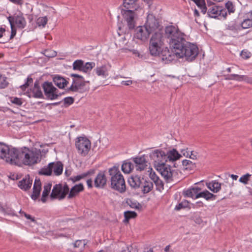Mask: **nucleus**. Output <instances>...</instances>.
Segmentation results:
<instances>
[{"mask_svg": "<svg viewBox=\"0 0 252 252\" xmlns=\"http://www.w3.org/2000/svg\"><path fill=\"white\" fill-rule=\"evenodd\" d=\"M150 170L151 171L150 173V174H149V176H150V178L154 182H155V181H157L158 180L159 178V177L156 175V174L155 173V172H152V168H150Z\"/></svg>", "mask_w": 252, "mask_h": 252, "instance_id": "nucleus-56", "label": "nucleus"}, {"mask_svg": "<svg viewBox=\"0 0 252 252\" xmlns=\"http://www.w3.org/2000/svg\"><path fill=\"white\" fill-rule=\"evenodd\" d=\"M84 61L82 60H77L75 61L72 64L73 69L82 71Z\"/></svg>", "mask_w": 252, "mask_h": 252, "instance_id": "nucleus-44", "label": "nucleus"}, {"mask_svg": "<svg viewBox=\"0 0 252 252\" xmlns=\"http://www.w3.org/2000/svg\"><path fill=\"white\" fill-rule=\"evenodd\" d=\"M84 190V187L82 183L75 185L70 189H69V193L67 197L68 199H72L79 194L80 192Z\"/></svg>", "mask_w": 252, "mask_h": 252, "instance_id": "nucleus-21", "label": "nucleus"}, {"mask_svg": "<svg viewBox=\"0 0 252 252\" xmlns=\"http://www.w3.org/2000/svg\"><path fill=\"white\" fill-rule=\"evenodd\" d=\"M54 164L53 165V171L56 176H59L61 175L63 171V164L60 161L53 162Z\"/></svg>", "mask_w": 252, "mask_h": 252, "instance_id": "nucleus-33", "label": "nucleus"}, {"mask_svg": "<svg viewBox=\"0 0 252 252\" xmlns=\"http://www.w3.org/2000/svg\"><path fill=\"white\" fill-rule=\"evenodd\" d=\"M182 163L185 170H192L195 167V164L189 160H183Z\"/></svg>", "mask_w": 252, "mask_h": 252, "instance_id": "nucleus-42", "label": "nucleus"}, {"mask_svg": "<svg viewBox=\"0 0 252 252\" xmlns=\"http://www.w3.org/2000/svg\"><path fill=\"white\" fill-rule=\"evenodd\" d=\"M161 38L160 33L156 32L153 34L149 44V49L150 54L153 56H158L161 51Z\"/></svg>", "mask_w": 252, "mask_h": 252, "instance_id": "nucleus-7", "label": "nucleus"}, {"mask_svg": "<svg viewBox=\"0 0 252 252\" xmlns=\"http://www.w3.org/2000/svg\"><path fill=\"white\" fill-rule=\"evenodd\" d=\"M155 169L161 174L167 183L172 181L174 170H171V166L165 163Z\"/></svg>", "mask_w": 252, "mask_h": 252, "instance_id": "nucleus-12", "label": "nucleus"}, {"mask_svg": "<svg viewBox=\"0 0 252 252\" xmlns=\"http://www.w3.org/2000/svg\"><path fill=\"white\" fill-rule=\"evenodd\" d=\"M54 162L49 163L47 166H45L42 168L38 172V174L40 175L51 176L53 172V165Z\"/></svg>", "mask_w": 252, "mask_h": 252, "instance_id": "nucleus-31", "label": "nucleus"}, {"mask_svg": "<svg viewBox=\"0 0 252 252\" xmlns=\"http://www.w3.org/2000/svg\"><path fill=\"white\" fill-rule=\"evenodd\" d=\"M219 17H222L225 19L227 16V10L225 8H222L220 6V8L219 10V13L218 14Z\"/></svg>", "mask_w": 252, "mask_h": 252, "instance_id": "nucleus-55", "label": "nucleus"}, {"mask_svg": "<svg viewBox=\"0 0 252 252\" xmlns=\"http://www.w3.org/2000/svg\"><path fill=\"white\" fill-rule=\"evenodd\" d=\"M150 34L148 30L144 25L143 26H139L136 28L134 36L135 38L145 41L149 37Z\"/></svg>", "mask_w": 252, "mask_h": 252, "instance_id": "nucleus-19", "label": "nucleus"}, {"mask_svg": "<svg viewBox=\"0 0 252 252\" xmlns=\"http://www.w3.org/2000/svg\"><path fill=\"white\" fill-rule=\"evenodd\" d=\"M221 184L216 180L212 181L207 184L208 188L214 193L219 192L221 189Z\"/></svg>", "mask_w": 252, "mask_h": 252, "instance_id": "nucleus-32", "label": "nucleus"}, {"mask_svg": "<svg viewBox=\"0 0 252 252\" xmlns=\"http://www.w3.org/2000/svg\"><path fill=\"white\" fill-rule=\"evenodd\" d=\"M108 174L110 177V188L121 193L125 192L126 190V182L119 165H115L108 168Z\"/></svg>", "mask_w": 252, "mask_h": 252, "instance_id": "nucleus-3", "label": "nucleus"}, {"mask_svg": "<svg viewBox=\"0 0 252 252\" xmlns=\"http://www.w3.org/2000/svg\"><path fill=\"white\" fill-rule=\"evenodd\" d=\"M8 83L6 81V78L0 74V88H4L7 87Z\"/></svg>", "mask_w": 252, "mask_h": 252, "instance_id": "nucleus-52", "label": "nucleus"}, {"mask_svg": "<svg viewBox=\"0 0 252 252\" xmlns=\"http://www.w3.org/2000/svg\"><path fill=\"white\" fill-rule=\"evenodd\" d=\"M95 65L94 62H87L85 63H84L82 72L85 73L90 72L95 66Z\"/></svg>", "mask_w": 252, "mask_h": 252, "instance_id": "nucleus-43", "label": "nucleus"}, {"mask_svg": "<svg viewBox=\"0 0 252 252\" xmlns=\"http://www.w3.org/2000/svg\"><path fill=\"white\" fill-rule=\"evenodd\" d=\"M137 9H126L122 10V13L126 22L134 20L135 15V11Z\"/></svg>", "mask_w": 252, "mask_h": 252, "instance_id": "nucleus-27", "label": "nucleus"}, {"mask_svg": "<svg viewBox=\"0 0 252 252\" xmlns=\"http://www.w3.org/2000/svg\"><path fill=\"white\" fill-rule=\"evenodd\" d=\"M126 203L129 205L130 208L133 209L140 210L142 208V206L141 204L130 198H127L126 199Z\"/></svg>", "mask_w": 252, "mask_h": 252, "instance_id": "nucleus-37", "label": "nucleus"}, {"mask_svg": "<svg viewBox=\"0 0 252 252\" xmlns=\"http://www.w3.org/2000/svg\"><path fill=\"white\" fill-rule=\"evenodd\" d=\"M1 211L2 212H3L5 214H7V215H10V216H13L15 215L14 211L11 208L8 207H2V209L1 210Z\"/></svg>", "mask_w": 252, "mask_h": 252, "instance_id": "nucleus-53", "label": "nucleus"}, {"mask_svg": "<svg viewBox=\"0 0 252 252\" xmlns=\"http://www.w3.org/2000/svg\"><path fill=\"white\" fill-rule=\"evenodd\" d=\"M220 8V6H213L211 8H209L207 14L209 17L211 18H216L219 17L218 14L219 13V10Z\"/></svg>", "mask_w": 252, "mask_h": 252, "instance_id": "nucleus-36", "label": "nucleus"}, {"mask_svg": "<svg viewBox=\"0 0 252 252\" xmlns=\"http://www.w3.org/2000/svg\"><path fill=\"white\" fill-rule=\"evenodd\" d=\"M197 153H194V151H191L190 152V155H189V158L193 159H197Z\"/></svg>", "mask_w": 252, "mask_h": 252, "instance_id": "nucleus-63", "label": "nucleus"}, {"mask_svg": "<svg viewBox=\"0 0 252 252\" xmlns=\"http://www.w3.org/2000/svg\"><path fill=\"white\" fill-rule=\"evenodd\" d=\"M10 101L12 103L17 106H21L23 103L22 98L17 97H10Z\"/></svg>", "mask_w": 252, "mask_h": 252, "instance_id": "nucleus-47", "label": "nucleus"}, {"mask_svg": "<svg viewBox=\"0 0 252 252\" xmlns=\"http://www.w3.org/2000/svg\"><path fill=\"white\" fill-rule=\"evenodd\" d=\"M189 203V202L188 200H184L176 206L175 210L176 211H179L182 209L186 208L188 207Z\"/></svg>", "mask_w": 252, "mask_h": 252, "instance_id": "nucleus-48", "label": "nucleus"}, {"mask_svg": "<svg viewBox=\"0 0 252 252\" xmlns=\"http://www.w3.org/2000/svg\"><path fill=\"white\" fill-rule=\"evenodd\" d=\"M63 101V106L66 107L74 103V99L71 96H68L64 98Z\"/></svg>", "mask_w": 252, "mask_h": 252, "instance_id": "nucleus-49", "label": "nucleus"}, {"mask_svg": "<svg viewBox=\"0 0 252 252\" xmlns=\"http://www.w3.org/2000/svg\"><path fill=\"white\" fill-rule=\"evenodd\" d=\"M16 151V148L10 147L0 142V159H4L6 162L12 164L14 162L13 157Z\"/></svg>", "mask_w": 252, "mask_h": 252, "instance_id": "nucleus-6", "label": "nucleus"}, {"mask_svg": "<svg viewBox=\"0 0 252 252\" xmlns=\"http://www.w3.org/2000/svg\"><path fill=\"white\" fill-rule=\"evenodd\" d=\"M165 154L167 162H175L182 157V155L175 149L169 150Z\"/></svg>", "mask_w": 252, "mask_h": 252, "instance_id": "nucleus-26", "label": "nucleus"}, {"mask_svg": "<svg viewBox=\"0 0 252 252\" xmlns=\"http://www.w3.org/2000/svg\"><path fill=\"white\" fill-rule=\"evenodd\" d=\"M53 81L59 89H64L69 83L65 78L60 75H54Z\"/></svg>", "mask_w": 252, "mask_h": 252, "instance_id": "nucleus-25", "label": "nucleus"}, {"mask_svg": "<svg viewBox=\"0 0 252 252\" xmlns=\"http://www.w3.org/2000/svg\"><path fill=\"white\" fill-rule=\"evenodd\" d=\"M48 22L47 16L40 17L36 19V23L38 27L44 28Z\"/></svg>", "mask_w": 252, "mask_h": 252, "instance_id": "nucleus-45", "label": "nucleus"}, {"mask_svg": "<svg viewBox=\"0 0 252 252\" xmlns=\"http://www.w3.org/2000/svg\"><path fill=\"white\" fill-rule=\"evenodd\" d=\"M192 205L193 208H198L200 207H203L204 203L202 201H199L196 202L195 204H192Z\"/></svg>", "mask_w": 252, "mask_h": 252, "instance_id": "nucleus-58", "label": "nucleus"}, {"mask_svg": "<svg viewBox=\"0 0 252 252\" xmlns=\"http://www.w3.org/2000/svg\"><path fill=\"white\" fill-rule=\"evenodd\" d=\"M217 195L210 192L207 190H205L203 191L197 193L194 197L195 199L198 198L200 197H203L207 200H214L216 198Z\"/></svg>", "mask_w": 252, "mask_h": 252, "instance_id": "nucleus-30", "label": "nucleus"}, {"mask_svg": "<svg viewBox=\"0 0 252 252\" xmlns=\"http://www.w3.org/2000/svg\"><path fill=\"white\" fill-rule=\"evenodd\" d=\"M192 187H191L186 190H184L183 191V194L185 197H191L194 198V196H196V193H195Z\"/></svg>", "mask_w": 252, "mask_h": 252, "instance_id": "nucleus-46", "label": "nucleus"}, {"mask_svg": "<svg viewBox=\"0 0 252 252\" xmlns=\"http://www.w3.org/2000/svg\"><path fill=\"white\" fill-rule=\"evenodd\" d=\"M243 81L246 82L250 84H252V78L249 77L247 75H244V78L243 79Z\"/></svg>", "mask_w": 252, "mask_h": 252, "instance_id": "nucleus-62", "label": "nucleus"}, {"mask_svg": "<svg viewBox=\"0 0 252 252\" xmlns=\"http://www.w3.org/2000/svg\"><path fill=\"white\" fill-rule=\"evenodd\" d=\"M106 170L99 171L94 180V185L96 188L103 189L107 185Z\"/></svg>", "mask_w": 252, "mask_h": 252, "instance_id": "nucleus-17", "label": "nucleus"}, {"mask_svg": "<svg viewBox=\"0 0 252 252\" xmlns=\"http://www.w3.org/2000/svg\"><path fill=\"white\" fill-rule=\"evenodd\" d=\"M144 25L149 32L152 33L158 29L159 24L155 16L153 14H149L147 17V20Z\"/></svg>", "mask_w": 252, "mask_h": 252, "instance_id": "nucleus-16", "label": "nucleus"}, {"mask_svg": "<svg viewBox=\"0 0 252 252\" xmlns=\"http://www.w3.org/2000/svg\"><path fill=\"white\" fill-rule=\"evenodd\" d=\"M177 51L176 54L177 58H182L185 57L186 60L189 62L194 60L199 53V50L197 46L195 44L186 41H182L179 44L178 46L174 47Z\"/></svg>", "mask_w": 252, "mask_h": 252, "instance_id": "nucleus-2", "label": "nucleus"}, {"mask_svg": "<svg viewBox=\"0 0 252 252\" xmlns=\"http://www.w3.org/2000/svg\"><path fill=\"white\" fill-rule=\"evenodd\" d=\"M7 19L9 22V19L10 20V21L12 23L13 28H15V24L16 25L17 28L21 29H24L26 26V20L23 16V14L22 13L15 16H10L7 17Z\"/></svg>", "mask_w": 252, "mask_h": 252, "instance_id": "nucleus-18", "label": "nucleus"}, {"mask_svg": "<svg viewBox=\"0 0 252 252\" xmlns=\"http://www.w3.org/2000/svg\"><path fill=\"white\" fill-rule=\"evenodd\" d=\"M153 189V183L150 181H145L142 191L144 194H146L151 191Z\"/></svg>", "mask_w": 252, "mask_h": 252, "instance_id": "nucleus-41", "label": "nucleus"}, {"mask_svg": "<svg viewBox=\"0 0 252 252\" xmlns=\"http://www.w3.org/2000/svg\"><path fill=\"white\" fill-rule=\"evenodd\" d=\"M226 29L233 32H237L241 30V21L238 19L231 21L226 25Z\"/></svg>", "mask_w": 252, "mask_h": 252, "instance_id": "nucleus-28", "label": "nucleus"}, {"mask_svg": "<svg viewBox=\"0 0 252 252\" xmlns=\"http://www.w3.org/2000/svg\"><path fill=\"white\" fill-rule=\"evenodd\" d=\"M52 184L51 183H47L44 186V189L42 192V197L41 200L43 203L46 202V198L48 196L50 192Z\"/></svg>", "mask_w": 252, "mask_h": 252, "instance_id": "nucleus-34", "label": "nucleus"}, {"mask_svg": "<svg viewBox=\"0 0 252 252\" xmlns=\"http://www.w3.org/2000/svg\"><path fill=\"white\" fill-rule=\"evenodd\" d=\"M175 50V49L173 48L171 51L167 47L163 48L160 52L158 56L162 61H165L166 63H168L174 60L175 58L177 57V55L176 54L177 51Z\"/></svg>", "mask_w": 252, "mask_h": 252, "instance_id": "nucleus-13", "label": "nucleus"}, {"mask_svg": "<svg viewBox=\"0 0 252 252\" xmlns=\"http://www.w3.org/2000/svg\"><path fill=\"white\" fill-rule=\"evenodd\" d=\"M244 78V75H240L235 74V77L234 80H236L237 81L241 82V81H243Z\"/></svg>", "mask_w": 252, "mask_h": 252, "instance_id": "nucleus-60", "label": "nucleus"}, {"mask_svg": "<svg viewBox=\"0 0 252 252\" xmlns=\"http://www.w3.org/2000/svg\"><path fill=\"white\" fill-rule=\"evenodd\" d=\"M11 2L19 5H22L23 4V1L22 0H9Z\"/></svg>", "mask_w": 252, "mask_h": 252, "instance_id": "nucleus-64", "label": "nucleus"}, {"mask_svg": "<svg viewBox=\"0 0 252 252\" xmlns=\"http://www.w3.org/2000/svg\"><path fill=\"white\" fill-rule=\"evenodd\" d=\"M87 83H89V81H85L83 77V79H73L72 85L67 88L66 92H81Z\"/></svg>", "mask_w": 252, "mask_h": 252, "instance_id": "nucleus-15", "label": "nucleus"}, {"mask_svg": "<svg viewBox=\"0 0 252 252\" xmlns=\"http://www.w3.org/2000/svg\"><path fill=\"white\" fill-rule=\"evenodd\" d=\"M69 188L66 183L64 184L59 183L54 186L50 195L51 200L58 199L62 200L64 199L69 193Z\"/></svg>", "mask_w": 252, "mask_h": 252, "instance_id": "nucleus-5", "label": "nucleus"}, {"mask_svg": "<svg viewBox=\"0 0 252 252\" xmlns=\"http://www.w3.org/2000/svg\"><path fill=\"white\" fill-rule=\"evenodd\" d=\"M251 176V174H249V173H247L243 176H242L240 179H239V182L241 183H242L244 184H247L249 180L250 177Z\"/></svg>", "mask_w": 252, "mask_h": 252, "instance_id": "nucleus-54", "label": "nucleus"}, {"mask_svg": "<svg viewBox=\"0 0 252 252\" xmlns=\"http://www.w3.org/2000/svg\"><path fill=\"white\" fill-rule=\"evenodd\" d=\"M150 158L154 160V167H160L167 162L165 153L161 149H157L150 154Z\"/></svg>", "mask_w": 252, "mask_h": 252, "instance_id": "nucleus-10", "label": "nucleus"}, {"mask_svg": "<svg viewBox=\"0 0 252 252\" xmlns=\"http://www.w3.org/2000/svg\"><path fill=\"white\" fill-rule=\"evenodd\" d=\"M127 27L129 30H133L136 26V22L135 20L129 21V22H126Z\"/></svg>", "mask_w": 252, "mask_h": 252, "instance_id": "nucleus-57", "label": "nucleus"}, {"mask_svg": "<svg viewBox=\"0 0 252 252\" xmlns=\"http://www.w3.org/2000/svg\"><path fill=\"white\" fill-rule=\"evenodd\" d=\"M69 180L72 181V182L73 183H75L76 182H78V181H79L80 180H81V178L80 175H77L76 176H74V177L70 178L69 179Z\"/></svg>", "mask_w": 252, "mask_h": 252, "instance_id": "nucleus-59", "label": "nucleus"}, {"mask_svg": "<svg viewBox=\"0 0 252 252\" xmlns=\"http://www.w3.org/2000/svg\"><path fill=\"white\" fill-rule=\"evenodd\" d=\"M41 86L47 99L54 100L61 96V94H58V89L53 86L52 82L45 81L42 84Z\"/></svg>", "mask_w": 252, "mask_h": 252, "instance_id": "nucleus-9", "label": "nucleus"}, {"mask_svg": "<svg viewBox=\"0 0 252 252\" xmlns=\"http://www.w3.org/2000/svg\"><path fill=\"white\" fill-rule=\"evenodd\" d=\"M96 74L98 76H102L103 77H106L108 75L107 68L105 65H102L99 67H97L95 69Z\"/></svg>", "mask_w": 252, "mask_h": 252, "instance_id": "nucleus-39", "label": "nucleus"}, {"mask_svg": "<svg viewBox=\"0 0 252 252\" xmlns=\"http://www.w3.org/2000/svg\"><path fill=\"white\" fill-rule=\"evenodd\" d=\"M41 190V183L40 179L36 177L33 185V192L31 195V198L34 200H36L40 195Z\"/></svg>", "mask_w": 252, "mask_h": 252, "instance_id": "nucleus-24", "label": "nucleus"}, {"mask_svg": "<svg viewBox=\"0 0 252 252\" xmlns=\"http://www.w3.org/2000/svg\"><path fill=\"white\" fill-rule=\"evenodd\" d=\"M9 24L11 27V32L8 30H6L5 28L0 27V43L4 44L8 42L12 39L16 34L17 30L16 28H13L12 23L9 19Z\"/></svg>", "mask_w": 252, "mask_h": 252, "instance_id": "nucleus-11", "label": "nucleus"}, {"mask_svg": "<svg viewBox=\"0 0 252 252\" xmlns=\"http://www.w3.org/2000/svg\"><path fill=\"white\" fill-rule=\"evenodd\" d=\"M32 184V180L30 179V175L28 174L19 182L18 186L21 189L27 191L31 189Z\"/></svg>", "mask_w": 252, "mask_h": 252, "instance_id": "nucleus-23", "label": "nucleus"}, {"mask_svg": "<svg viewBox=\"0 0 252 252\" xmlns=\"http://www.w3.org/2000/svg\"><path fill=\"white\" fill-rule=\"evenodd\" d=\"M225 7L229 13H234L235 10L233 3L230 1H228L225 3Z\"/></svg>", "mask_w": 252, "mask_h": 252, "instance_id": "nucleus-51", "label": "nucleus"}, {"mask_svg": "<svg viewBox=\"0 0 252 252\" xmlns=\"http://www.w3.org/2000/svg\"><path fill=\"white\" fill-rule=\"evenodd\" d=\"M133 168V164L128 160L124 161L121 167L122 171L125 173H130Z\"/></svg>", "mask_w": 252, "mask_h": 252, "instance_id": "nucleus-35", "label": "nucleus"}, {"mask_svg": "<svg viewBox=\"0 0 252 252\" xmlns=\"http://www.w3.org/2000/svg\"><path fill=\"white\" fill-rule=\"evenodd\" d=\"M156 186V189L159 191H161L164 189V183L160 179H158L157 181H155L154 182Z\"/></svg>", "mask_w": 252, "mask_h": 252, "instance_id": "nucleus-50", "label": "nucleus"}, {"mask_svg": "<svg viewBox=\"0 0 252 252\" xmlns=\"http://www.w3.org/2000/svg\"><path fill=\"white\" fill-rule=\"evenodd\" d=\"M141 179H144L138 175H132L128 179V183L132 189H139L142 184Z\"/></svg>", "mask_w": 252, "mask_h": 252, "instance_id": "nucleus-22", "label": "nucleus"}, {"mask_svg": "<svg viewBox=\"0 0 252 252\" xmlns=\"http://www.w3.org/2000/svg\"><path fill=\"white\" fill-rule=\"evenodd\" d=\"M16 151L13 157L14 162H12V165H16L21 162L25 165L32 166L40 162L41 160L42 155L40 149L31 150L24 147L20 149L16 148Z\"/></svg>", "mask_w": 252, "mask_h": 252, "instance_id": "nucleus-1", "label": "nucleus"}, {"mask_svg": "<svg viewBox=\"0 0 252 252\" xmlns=\"http://www.w3.org/2000/svg\"><path fill=\"white\" fill-rule=\"evenodd\" d=\"M164 32L165 36L167 39L170 47L174 49L182 41H185V34L174 26L166 27Z\"/></svg>", "mask_w": 252, "mask_h": 252, "instance_id": "nucleus-4", "label": "nucleus"}, {"mask_svg": "<svg viewBox=\"0 0 252 252\" xmlns=\"http://www.w3.org/2000/svg\"><path fill=\"white\" fill-rule=\"evenodd\" d=\"M137 216V213L134 211H127L124 213L125 219L124 222L127 223L129 222L130 219H134Z\"/></svg>", "mask_w": 252, "mask_h": 252, "instance_id": "nucleus-40", "label": "nucleus"}, {"mask_svg": "<svg viewBox=\"0 0 252 252\" xmlns=\"http://www.w3.org/2000/svg\"><path fill=\"white\" fill-rule=\"evenodd\" d=\"M26 94L30 98H44V95L41 91L39 80H36L35 81L33 87L28 90L26 92Z\"/></svg>", "mask_w": 252, "mask_h": 252, "instance_id": "nucleus-14", "label": "nucleus"}, {"mask_svg": "<svg viewBox=\"0 0 252 252\" xmlns=\"http://www.w3.org/2000/svg\"><path fill=\"white\" fill-rule=\"evenodd\" d=\"M127 252H137V249L134 248L132 246H129L126 247Z\"/></svg>", "mask_w": 252, "mask_h": 252, "instance_id": "nucleus-61", "label": "nucleus"}, {"mask_svg": "<svg viewBox=\"0 0 252 252\" xmlns=\"http://www.w3.org/2000/svg\"><path fill=\"white\" fill-rule=\"evenodd\" d=\"M123 5L126 9H138L140 6L138 0H123Z\"/></svg>", "mask_w": 252, "mask_h": 252, "instance_id": "nucleus-29", "label": "nucleus"}, {"mask_svg": "<svg viewBox=\"0 0 252 252\" xmlns=\"http://www.w3.org/2000/svg\"><path fill=\"white\" fill-rule=\"evenodd\" d=\"M252 27V18L250 17V13L248 15V18L241 21V27L242 29H246Z\"/></svg>", "mask_w": 252, "mask_h": 252, "instance_id": "nucleus-38", "label": "nucleus"}, {"mask_svg": "<svg viewBox=\"0 0 252 252\" xmlns=\"http://www.w3.org/2000/svg\"><path fill=\"white\" fill-rule=\"evenodd\" d=\"M91 146V141L86 137H78L75 141V147L78 153L85 157L89 153Z\"/></svg>", "mask_w": 252, "mask_h": 252, "instance_id": "nucleus-8", "label": "nucleus"}, {"mask_svg": "<svg viewBox=\"0 0 252 252\" xmlns=\"http://www.w3.org/2000/svg\"><path fill=\"white\" fill-rule=\"evenodd\" d=\"M133 162L136 164V169L137 170L142 171L145 170L148 166V161L146 157L143 155L140 157H136L132 158Z\"/></svg>", "mask_w": 252, "mask_h": 252, "instance_id": "nucleus-20", "label": "nucleus"}]
</instances>
